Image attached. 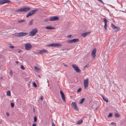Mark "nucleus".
<instances>
[{"label": "nucleus", "instance_id": "23", "mask_svg": "<svg viewBox=\"0 0 126 126\" xmlns=\"http://www.w3.org/2000/svg\"><path fill=\"white\" fill-rule=\"evenodd\" d=\"M7 95L8 96H11V92L9 90L6 93Z\"/></svg>", "mask_w": 126, "mask_h": 126}, {"label": "nucleus", "instance_id": "19", "mask_svg": "<svg viewBox=\"0 0 126 126\" xmlns=\"http://www.w3.org/2000/svg\"><path fill=\"white\" fill-rule=\"evenodd\" d=\"M83 122V120H82L80 119L76 123V124L77 125H79L81 124Z\"/></svg>", "mask_w": 126, "mask_h": 126}, {"label": "nucleus", "instance_id": "25", "mask_svg": "<svg viewBox=\"0 0 126 126\" xmlns=\"http://www.w3.org/2000/svg\"><path fill=\"white\" fill-rule=\"evenodd\" d=\"M33 20H31L30 22L29 23V25H32V23H33Z\"/></svg>", "mask_w": 126, "mask_h": 126}, {"label": "nucleus", "instance_id": "9", "mask_svg": "<svg viewBox=\"0 0 126 126\" xmlns=\"http://www.w3.org/2000/svg\"><path fill=\"white\" fill-rule=\"evenodd\" d=\"M59 19V18L57 16H53L49 18V20L51 21H53L58 20Z\"/></svg>", "mask_w": 126, "mask_h": 126}, {"label": "nucleus", "instance_id": "12", "mask_svg": "<svg viewBox=\"0 0 126 126\" xmlns=\"http://www.w3.org/2000/svg\"><path fill=\"white\" fill-rule=\"evenodd\" d=\"M96 52V50L95 48L94 49L92 50V53L91 56L93 58H95V53Z\"/></svg>", "mask_w": 126, "mask_h": 126}, {"label": "nucleus", "instance_id": "2", "mask_svg": "<svg viewBox=\"0 0 126 126\" xmlns=\"http://www.w3.org/2000/svg\"><path fill=\"white\" fill-rule=\"evenodd\" d=\"M28 34L26 32H20L16 33L15 34V36L17 37H21L26 36Z\"/></svg>", "mask_w": 126, "mask_h": 126}, {"label": "nucleus", "instance_id": "38", "mask_svg": "<svg viewBox=\"0 0 126 126\" xmlns=\"http://www.w3.org/2000/svg\"><path fill=\"white\" fill-rule=\"evenodd\" d=\"M71 36L72 35H68L67 36V37L68 38H69L71 37Z\"/></svg>", "mask_w": 126, "mask_h": 126}, {"label": "nucleus", "instance_id": "47", "mask_svg": "<svg viewBox=\"0 0 126 126\" xmlns=\"http://www.w3.org/2000/svg\"><path fill=\"white\" fill-rule=\"evenodd\" d=\"M66 49H62V50H66Z\"/></svg>", "mask_w": 126, "mask_h": 126}, {"label": "nucleus", "instance_id": "39", "mask_svg": "<svg viewBox=\"0 0 126 126\" xmlns=\"http://www.w3.org/2000/svg\"><path fill=\"white\" fill-rule=\"evenodd\" d=\"M52 126H55L53 122H52Z\"/></svg>", "mask_w": 126, "mask_h": 126}, {"label": "nucleus", "instance_id": "7", "mask_svg": "<svg viewBox=\"0 0 126 126\" xmlns=\"http://www.w3.org/2000/svg\"><path fill=\"white\" fill-rule=\"evenodd\" d=\"M79 39H74L67 41V43H75L78 42Z\"/></svg>", "mask_w": 126, "mask_h": 126}, {"label": "nucleus", "instance_id": "30", "mask_svg": "<svg viewBox=\"0 0 126 126\" xmlns=\"http://www.w3.org/2000/svg\"><path fill=\"white\" fill-rule=\"evenodd\" d=\"M11 106L12 108H13L14 107V104L13 103H11Z\"/></svg>", "mask_w": 126, "mask_h": 126}, {"label": "nucleus", "instance_id": "1", "mask_svg": "<svg viewBox=\"0 0 126 126\" xmlns=\"http://www.w3.org/2000/svg\"><path fill=\"white\" fill-rule=\"evenodd\" d=\"M31 9V8L29 7H24L17 9L15 11V12H21V11H23L24 12H27L30 10Z\"/></svg>", "mask_w": 126, "mask_h": 126}, {"label": "nucleus", "instance_id": "48", "mask_svg": "<svg viewBox=\"0 0 126 126\" xmlns=\"http://www.w3.org/2000/svg\"><path fill=\"white\" fill-rule=\"evenodd\" d=\"M16 63H17V64H18V61H16Z\"/></svg>", "mask_w": 126, "mask_h": 126}, {"label": "nucleus", "instance_id": "24", "mask_svg": "<svg viewBox=\"0 0 126 126\" xmlns=\"http://www.w3.org/2000/svg\"><path fill=\"white\" fill-rule=\"evenodd\" d=\"M37 121V119L36 116H34V122H36Z\"/></svg>", "mask_w": 126, "mask_h": 126}, {"label": "nucleus", "instance_id": "6", "mask_svg": "<svg viewBox=\"0 0 126 126\" xmlns=\"http://www.w3.org/2000/svg\"><path fill=\"white\" fill-rule=\"evenodd\" d=\"M25 47L26 50H29L32 48V46L30 44L28 43L25 45Z\"/></svg>", "mask_w": 126, "mask_h": 126}, {"label": "nucleus", "instance_id": "32", "mask_svg": "<svg viewBox=\"0 0 126 126\" xmlns=\"http://www.w3.org/2000/svg\"><path fill=\"white\" fill-rule=\"evenodd\" d=\"M13 74V72L11 70L9 73V75L11 76Z\"/></svg>", "mask_w": 126, "mask_h": 126}, {"label": "nucleus", "instance_id": "20", "mask_svg": "<svg viewBox=\"0 0 126 126\" xmlns=\"http://www.w3.org/2000/svg\"><path fill=\"white\" fill-rule=\"evenodd\" d=\"M111 26L112 28L114 29H118V27L115 26V25L112 23H111Z\"/></svg>", "mask_w": 126, "mask_h": 126}, {"label": "nucleus", "instance_id": "28", "mask_svg": "<svg viewBox=\"0 0 126 126\" xmlns=\"http://www.w3.org/2000/svg\"><path fill=\"white\" fill-rule=\"evenodd\" d=\"M20 68L22 70H24L25 69V68L22 65H21L20 66Z\"/></svg>", "mask_w": 126, "mask_h": 126}, {"label": "nucleus", "instance_id": "33", "mask_svg": "<svg viewBox=\"0 0 126 126\" xmlns=\"http://www.w3.org/2000/svg\"><path fill=\"white\" fill-rule=\"evenodd\" d=\"M89 66V64H87L86 66H85L84 67V69H85L86 68H87L88 66Z\"/></svg>", "mask_w": 126, "mask_h": 126}, {"label": "nucleus", "instance_id": "50", "mask_svg": "<svg viewBox=\"0 0 126 126\" xmlns=\"http://www.w3.org/2000/svg\"><path fill=\"white\" fill-rule=\"evenodd\" d=\"M30 85V84H28V86H29V85Z\"/></svg>", "mask_w": 126, "mask_h": 126}, {"label": "nucleus", "instance_id": "37", "mask_svg": "<svg viewBox=\"0 0 126 126\" xmlns=\"http://www.w3.org/2000/svg\"><path fill=\"white\" fill-rule=\"evenodd\" d=\"M111 125H116V124L115 123H114V122H112L111 123Z\"/></svg>", "mask_w": 126, "mask_h": 126}, {"label": "nucleus", "instance_id": "34", "mask_svg": "<svg viewBox=\"0 0 126 126\" xmlns=\"http://www.w3.org/2000/svg\"><path fill=\"white\" fill-rule=\"evenodd\" d=\"M81 88H80L77 91V92H80L81 91Z\"/></svg>", "mask_w": 126, "mask_h": 126}, {"label": "nucleus", "instance_id": "45", "mask_svg": "<svg viewBox=\"0 0 126 126\" xmlns=\"http://www.w3.org/2000/svg\"><path fill=\"white\" fill-rule=\"evenodd\" d=\"M63 65L64 66H65L66 67H67V65L66 64H63Z\"/></svg>", "mask_w": 126, "mask_h": 126}, {"label": "nucleus", "instance_id": "40", "mask_svg": "<svg viewBox=\"0 0 126 126\" xmlns=\"http://www.w3.org/2000/svg\"><path fill=\"white\" fill-rule=\"evenodd\" d=\"M36 125L35 123H33L32 124V126H36Z\"/></svg>", "mask_w": 126, "mask_h": 126}, {"label": "nucleus", "instance_id": "13", "mask_svg": "<svg viewBox=\"0 0 126 126\" xmlns=\"http://www.w3.org/2000/svg\"><path fill=\"white\" fill-rule=\"evenodd\" d=\"M103 21L104 22L105 24L104 26V28H105V29L106 30H107V23L108 21V20H107L106 19V18H103Z\"/></svg>", "mask_w": 126, "mask_h": 126}, {"label": "nucleus", "instance_id": "29", "mask_svg": "<svg viewBox=\"0 0 126 126\" xmlns=\"http://www.w3.org/2000/svg\"><path fill=\"white\" fill-rule=\"evenodd\" d=\"M112 113H110L108 115V117H111L112 116Z\"/></svg>", "mask_w": 126, "mask_h": 126}, {"label": "nucleus", "instance_id": "18", "mask_svg": "<svg viewBox=\"0 0 126 126\" xmlns=\"http://www.w3.org/2000/svg\"><path fill=\"white\" fill-rule=\"evenodd\" d=\"M46 28L47 29L49 30H52L54 29V27L51 26H47L46 27Z\"/></svg>", "mask_w": 126, "mask_h": 126}, {"label": "nucleus", "instance_id": "21", "mask_svg": "<svg viewBox=\"0 0 126 126\" xmlns=\"http://www.w3.org/2000/svg\"><path fill=\"white\" fill-rule=\"evenodd\" d=\"M102 96L104 101H106L107 102H108V99L107 98L105 97L103 95Z\"/></svg>", "mask_w": 126, "mask_h": 126}, {"label": "nucleus", "instance_id": "8", "mask_svg": "<svg viewBox=\"0 0 126 126\" xmlns=\"http://www.w3.org/2000/svg\"><path fill=\"white\" fill-rule=\"evenodd\" d=\"M72 66L77 72L79 73L80 72V70L77 66L76 65L74 64H73L72 65Z\"/></svg>", "mask_w": 126, "mask_h": 126}, {"label": "nucleus", "instance_id": "15", "mask_svg": "<svg viewBox=\"0 0 126 126\" xmlns=\"http://www.w3.org/2000/svg\"><path fill=\"white\" fill-rule=\"evenodd\" d=\"M48 53V51L47 50L45 49L41 50H40L39 52V53L40 54H42L44 53Z\"/></svg>", "mask_w": 126, "mask_h": 126}, {"label": "nucleus", "instance_id": "26", "mask_svg": "<svg viewBox=\"0 0 126 126\" xmlns=\"http://www.w3.org/2000/svg\"><path fill=\"white\" fill-rule=\"evenodd\" d=\"M25 20L24 19H21L18 21V22L19 23L23 22H24Z\"/></svg>", "mask_w": 126, "mask_h": 126}, {"label": "nucleus", "instance_id": "41", "mask_svg": "<svg viewBox=\"0 0 126 126\" xmlns=\"http://www.w3.org/2000/svg\"><path fill=\"white\" fill-rule=\"evenodd\" d=\"M34 68L36 70H37L38 68V67L36 66L34 67Z\"/></svg>", "mask_w": 126, "mask_h": 126}, {"label": "nucleus", "instance_id": "43", "mask_svg": "<svg viewBox=\"0 0 126 126\" xmlns=\"http://www.w3.org/2000/svg\"><path fill=\"white\" fill-rule=\"evenodd\" d=\"M43 98V97L42 96H41L40 97V99L41 100H42Z\"/></svg>", "mask_w": 126, "mask_h": 126}, {"label": "nucleus", "instance_id": "27", "mask_svg": "<svg viewBox=\"0 0 126 126\" xmlns=\"http://www.w3.org/2000/svg\"><path fill=\"white\" fill-rule=\"evenodd\" d=\"M115 116L116 117H120V115L117 113H116L115 115Z\"/></svg>", "mask_w": 126, "mask_h": 126}, {"label": "nucleus", "instance_id": "14", "mask_svg": "<svg viewBox=\"0 0 126 126\" xmlns=\"http://www.w3.org/2000/svg\"><path fill=\"white\" fill-rule=\"evenodd\" d=\"M60 94L61 96L62 99L64 101H65V97L64 94L61 90H60Z\"/></svg>", "mask_w": 126, "mask_h": 126}, {"label": "nucleus", "instance_id": "16", "mask_svg": "<svg viewBox=\"0 0 126 126\" xmlns=\"http://www.w3.org/2000/svg\"><path fill=\"white\" fill-rule=\"evenodd\" d=\"M91 32H90L83 33L81 34V35L83 37H85L86 36L89 35Z\"/></svg>", "mask_w": 126, "mask_h": 126}, {"label": "nucleus", "instance_id": "3", "mask_svg": "<svg viewBox=\"0 0 126 126\" xmlns=\"http://www.w3.org/2000/svg\"><path fill=\"white\" fill-rule=\"evenodd\" d=\"M38 11V9H36L30 11L28 13L26 16V17H28L36 13V12Z\"/></svg>", "mask_w": 126, "mask_h": 126}, {"label": "nucleus", "instance_id": "4", "mask_svg": "<svg viewBox=\"0 0 126 126\" xmlns=\"http://www.w3.org/2000/svg\"><path fill=\"white\" fill-rule=\"evenodd\" d=\"M38 32V30L36 28L33 29L32 31L30 32L29 35L30 36H34Z\"/></svg>", "mask_w": 126, "mask_h": 126}, {"label": "nucleus", "instance_id": "49", "mask_svg": "<svg viewBox=\"0 0 126 126\" xmlns=\"http://www.w3.org/2000/svg\"><path fill=\"white\" fill-rule=\"evenodd\" d=\"M38 76L39 77V78H41V76L40 75H38Z\"/></svg>", "mask_w": 126, "mask_h": 126}, {"label": "nucleus", "instance_id": "44", "mask_svg": "<svg viewBox=\"0 0 126 126\" xmlns=\"http://www.w3.org/2000/svg\"><path fill=\"white\" fill-rule=\"evenodd\" d=\"M6 115L7 116H8L9 115V113L8 112H7L6 113Z\"/></svg>", "mask_w": 126, "mask_h": 126}, {"label": "nucleus", "instance_id": "46", "mask_svg": "<svg viewBox=\"0 0 126 126\" xmlns=\"http://www.w3.org/2000/svg\"><path fill=\"white\" fill-rule=\"evenodd\" d=\"M22 51L21 50H20L18 51V53H20V52H21Z\"/></svg>", "mask_w": 126, "mask_h": 126}, {"label": "nucleus", "instance_id": "35", "mask_svg": "<svg viewBox=\"0 0 126 126\" xmlns=\"http://www.w3.org/2000/svg\"><path fill=\"white\" fill-rule=\"evenodd\" d=\"M9 47L10 48H12V49H13L14 48V46H9Z\"/></svg>", "mask_w": 126, "mask_h": 126}, {"label": "nucleus", "instance_id": "22", "mask_svg": "<svg viewBox=\"0 0 126 126\" xmlns=\"http://www.w3.org/2000/svg\"><path fill=\"white\" fill-rule=\"evenodd\" d=\"M85 99L84 98L80 99V102H79V103L81 104L84 101Z\"/></svg>", "mask_w": 126, "mask_h": 126}, {"label": "nucleus", "instance_id": "17", "mask_svg": "<svg viewBox=\"0 0 126 126\" xmlns=\"http://www.w3.org/2000/svg\"><path fill=\"white\" fill-rule=\"evenodd\" d=\"M2 4L5 3H8L10 2L9 0H2Z\"/></svg>", "mask_w": 126, "mask_h": 126}, {"label": "nucleus", "instance_id": "42", "mask_svg": "<svg viewBox=\"0 0 126 126\" xmlns=\"http://www.w3.org/2000/svg\"><path fill=\"white\" fill-rule=\"evenodd\" d=\"M2 4V0H0V4Z\"/></svg>", "mask_w": 126, "mask_h": 126}, {"label": "nucleus", "instance_id": "11", "mask_svg": "<svg viewBox=\"0 0 126 126\" xmlns=\"http://www.w3.org/2000/svg\"><path fill=\"white\" fill-rule=\"evenodd\" d=\"M71 104L72 105L73 109L74 110H78V109L75 102H72Z\"/></svg>", "mask_w": 126, "mask_h": 126}, {"label": "nucleus", "instance_id": "10", "mask_svg": "<svg viewBox=\"0 0 126 126\" xmlns=\"http://www.w3.org/2000/svg\"><path fill=\"white\" fill-rule=\"evenodd\" d=\"M84 83L85 88H86L87 87H88L89 84L88 80V79H87L84 80Z\"/></svg>", "mask_w": 126, "mask_h": 126}, {"label": "nucleus", "instance_id": "5", "mask_svg": "<svg viewBox=\"0 0 126 126\" xmlns=\"http://www.w3.org/2000/svg\"><path fill=\"white\" fill-rule=\"evenodd\" d=\"M62 45L59 43H52L49 44L47 45L48 47H61Z\"/></svg>", "mask_w": 126, "mask_h": 126}, {"label": "nucleus", "instance_id": "36", "mask_svg": "<svg viewBox=\"0 0 126 126\" xmlns=\"http://www.w3.org/2000/svg\"><path fill=\"white\" fill-rule=\"evenodd\" d=\"M49 20V19H48V18H46L44 20V21L45 22H47Z\"/></svg>", "mask_w": 126, "mask_h": 126}, {"label": "nucleus", "instance_id": "31", "mask_svg": "<svg viewBox=\"0 0 126 126\" xmlns=\"http://www.w3.org/2000/svg\"><path fill=\"white\" fill-rule=\"evenodd\" d=\"M33 85L35 87H36L37 86V85L36 83L35 82H34L33 83Z\"/></svg>", "mask_w": 126, "mask_h": 126}]
</instances>
